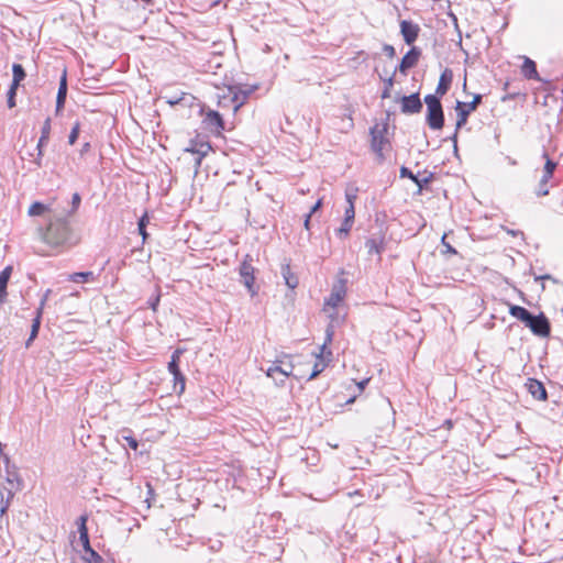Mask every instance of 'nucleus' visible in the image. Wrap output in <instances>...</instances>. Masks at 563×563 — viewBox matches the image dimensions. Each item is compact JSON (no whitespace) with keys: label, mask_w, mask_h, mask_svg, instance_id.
<instances>
[{"label":"nucleus","mask_w":563,"mask_h":563,"mask_svg":"<svg viewBox=\"0 0 563 563\" xmlns=\"http://www.w3.org/2000/svg\"><path fill=\"white\" fill-rule=\"evenodd\" d=\"M352 225H353V223L346 222V221L343 220L341 227L336 230V234L341 239H345L349 235V233H350V231L352 229Z\"/></svg>","instance_id":"nucleus-32"},{"label":"nucleus","mask_w":563,"mask_h":563,"mask_svg":"<svg viewBox=\"0 0 563 563\" xmlns=\"http://www.w3.org/2000/svg\"><path fill=\"white\" fill-rule=\"evenodd\" d=\"M384 236L369 238L365 242V247L367 250L368 255H377L378 260H380V255L384 251Z\"/></svg>","instance_id":"nucleus-14"},{"label":"nucleus","mask_w":563,"mask_h":563,"mask_svg":"<svg viewBox=\"0 0 563 563\" xmlns=\"http://www.w3.org/2000/svg\"><path fill=\"white\" fill-rule=\"evenodd\" d=\"M174 382H175V386H177L179 384V386H180L179 391L183 393L185 390V377L180 372H179V375L174 376Z\"/></svg>","instance_id":"nucleus-42"},{"label":"nucleus","mask_w":563,"mask_h":563,"mask_svg":"<svg viewBox=\"0 0 563 563\" xmlns=\"http://www.w3.org/2000/svg\"><path fill=\"white\" fill-rule=\"evenodd\" d=\"M528 391L538 400L547 399V390L543 384L537 379L529 378L527 382Z\"/></svg>","instance_id":"nucleus-16"},{"label":"nucleus","mask_w":563,"mask_h":563,"mask_svg":"<svg viewBox=\"0 0 563 563\" xmlns=\"http://www.w3.org/2000/svg\"><path fill=\"white\" fill-rule=\"evenodd\" d=\"M328 313V318L330 319V323L325 330V340L322 346L320 347V353L317 354V357H321L325 352L327 345L330 344L333 340L334 328L342 324L345 319V311L342 307H338L336 309H330V311H325Z\"/></svg>","instance_id":"nucleus-3"},{"label":"nucleus","mask_w":563,"mask_h":563,"mask_svg":"<svg viewBox=\"0 0 563 563\" xmlns=\"http://www.w3.org/2000/svg\"><path fill=\"white\" fill-rule=\"evenodd\" d=\"M324 368V364L316 363L312 373L309 376V379H313L317 375H319Z\"/></svg>","instance_id":"nucleus-44"},{"label":"nucleus","mask_w":563,"mask_h":563,"mask_svg":"<svg viewBox=\"0 0 563 563\" xmlns=\"http://www.w3.org/2000/svg\"><path fill=\"white\" fill-rule=\"evenodd\" d=\"M369 379L366 378V379H363L361 382L357 383V387L360 389V391H363V389L365 388V386L368 384Z\"/></svg>","instance_id":"nucleus-52"},{"label":"nucleus","mask_w":563,"mask_h":563,"mask_svg":"<svg viewBox=\"0 0 563 563\" xmlns=\"http://www.w3.org/2000/svg\"><path fill=\"white\" fill-rule=\"evenodd\" d=\"M356 191H357L356 189H347L345 191V198H346V201H347V206H351V205L354 206V201H355V199L357 197Z\"/></svg>","instance_id":"nucleus-39"},{"label":"nucleus","mask_w":563,"mask_h":563,"mask_svg":"<svg viewBox=\"0 0 563 563\" xmlns=\"http://www.w3.org/2000/svg\"><path fill=\"white\" fill-rule=\"evenodd\" d=\"M203 122L210 131L216 132L217 134H220L224 129L222 117L219 112L213 110H210L206 113Z\"/></svg>","instance_id":"nucleus-12"},{"label":"nucleus","mask_w":563,"mask_h":563,"mask_svg":"<svg viewBox=\"0 0 563 563\" xmlns=\"http://www.w3.org/2000/svg\"><path fill=\"white\" fill-rule=\"evenodd\" d=\"M419 58V52L416 48L410 49L401 59L399 65V71L406 74V71L413 67Z\"/></svg>","instance_id":"nucleus-17"},{"label":"nucleus","mask_w":563,"mask_h":563,"mask_svg":"<svg viewBox=\"0 0 563 563\" xmlns=\"http://www.w3.org/2000/svg\"><path fill=\"white\" fill-rule=\"evenodd\" d=\"M384 51L386 52V54L389 56V57H394L395 56V48L390 45H385L384 46Z\"/></svg>","instance_id":"nucleus-49"},{"label":"nucleus","mask_w":563,"mask_h":563,"mask_svg":"<svg viewBox=\"0 0 563 563\" xmlns=\"http://www.w3.org/2000/svg\"><path fill=\"white\" fill-rule=\"evenodd\" d=\"M257 89V86L235 85L229 87V93L233 103V111L236 112L247 100L249 96Z\"/></svg>","instance_id":"nucleus-6"},{"label":"nucleus","mask_w":563,"mask_h":563,"mask_svg":"<svg viewBox=\"0 0 563 563\" xmlns=\"http://www.w3.org/2000/svg\"><path fill=\"white\" fill-rule=\"evenodd\" d=\"M422 108V103L420 101L418 93H412L410 96H405L401 99V110L405 113H418Z\"/></svg>","instance_id":"nucleus-13"},{"label":"nucleus","mask_w":563,"mask_h":563,"mask_svg":"<svg viewBox=\"0 0 563 563\" xmlns=\"http://www.w3.org/2000/svg\"><path fill=\"white\" fill-rule=\"evenodd\" d=\"M543 157L545 158V164L543 167V174L550 177H553V173L556 168V163L549 158L547 153H543Z\"/></svg>","instance_id":"nucleus-30"},{"label":"nucleus","mask_w":563,"mask_h":563,"mask_svg":"<svg viewBox=\"0 0 563 563\" xmlns=\"http://www.w3.org/2000/svg\"><path fill=\"white\" fill-rule=\"evenodd\" d=\"M88 146H89V143H86V145L84 146V150H87Z\"/></svg>","instance_id":"nucleus-61"},{"label":"nucleus","mask_w":563,"mask_h":563,"mask_svg":"<svg viewBox=\"0 0 563 563\" xmlns=\"http://www.w3.org/2000/svg\"><path fill=\"white\" fill-rule=\"evenodd\" d=\"M147 223H148V218H147V214L145 213V214H144L140 220H139V223H137V225H139V232H140V234L142 235L143 241H145V240H146V238H147V232H146V230H145V228H146V224H147Z\"/></svg>","instance_id":"nucleus-33"},{"label":"nucleus","mask_w":563,"mask_h":563,"mask_svg":"<svg viewBox=\"0 0 563 563\" xmlns=\"http://www.w3.org/2000/svg\"><path fill=\"white\" fill-rule=\"evenodd\" d=\"M294 366L290 362L277 360L266 369L267 377L272 378L277 386H284L287 378L292 374Z\"/></svg>","instance_id":"nucleus-4"},{"label":"nucleus","mask_w":563,"mask_h":563,"mask_svg":"<svg viewBox=\"0 0 563 563\" xmlns=\"http://www.w3.org/2000/svg\"><path fill=\"white\" fill-rule=\"evenodd\" d=\"M445 239H446V234H444L441 239V242H442L443 246L445 247V252L451 253V254H456V250L451 244L446 243Z\"/></svg>","instance_id":"nucleus-46"},{"label":"nucleus","mask_w":563,"mask_h":563,"mask_svg":"<svg viewBox=\"0 0 563 563\" xmlns=\"http://www.w3.org/2000/svg\"><path fill=\"white\" fill-rule=\"evenodd\" d=\"M86 522H87V517L86 516H80L79 519H78V532H79V534L88 533V529H87Z\"/></svg>","instance_id":"nucleus-41"},{"label":"nucleus","mask_w":563,"mask_h":563,"mask_svg":"<svg viewBox=\"0 0 563 563\" xmlns=\"http://www.w3.org/2000/svg\"><path fill=\"white\" fill-rule=\"evenodd\" d=\"M51 134V119L47 118L42 126L41 137L37 143L38 154L43 155V147L48 142Z\"/></svg>","instance_id":"nucleus-23"},{"label":"nucleus","mask_w":563,"mask_h":563,"mask_svg":"<svg viewBox=\"0 0 563 563\" xmlns=\"http://www.w3.org/2000/svg\"><path fill=\"white\" fill-rule=\"evenodd\" d=\"M382 97H383V98H387V97H388V90H385V91L383 92V96H382Z\"/></svg>","instance_id":"nucleus-58"},{"label":"nucleus","mask_w":563,"mask_h":563,"mask_svg":"<svg viewBox=\"0 0 563 563\" xmlns=\"http://www.w3.org/2000/svg\"><path fill=\"white\" fill-rule=\"evenodd\" d=\"M481 101H482L481 95H476L474 97L473 101L468 102V103L457 101L456 107H455V110L457 113V121H456L457 129H460L461 126H463L466 123L468 114L476 109V107L479 104Z\"/></svg>","instance_id":"nucleus-10"},{"label":"nucleus","mask_w":563,"mask_h":563,"mask_svg":"<svg viewBox=\"0 0 563 563\" xmlns=\"http://www.w3.org/2000/svg\"><path fill=\"white\" fill-rule=\"evenodd\" d=\"M79 131H80V125H79V123L77 122V123L73 126V129H71V131H70V134H69V137H68V142H69V144H71V145H73V144L76 142V140L78 139V135H79Z\"/></svg>","instance_id":"nucleus-37"},{"label":"nucleus","mask_w":563,"mask_h":563,"mask_svg":"<svg viewBox=\"0 0 563 563\" xmlns=\"http://www.w3.org/2000/svg\"><path fill=\"white\" fill-rule=\"evenodd\" d=\"M88 553L91 556V563H101L102 558L93 549L89 550Z\"/></svg>","instance_id":"nucleus-48"},{"label":"nucleus","mask_w":563,"mask_h":563,"mask_svg":"<svg viewBox=\"0 0 563 563\" xmlns=\"http://www.w3.org/2000/svg\"><path fill=\"white\" fill-rule=\"evenodd\" d=\"M282 275L285 280V284L290 288L295 289L298 286V278L291 272L289 264H285L282 266Z\"/></svg>","instance_id":"nucleus-22"},{"label":"nucleus","mask_w":563,"mask_h":563,"mask_svg":"<svg viewBox=\"0 0 563 563\" xmlns=\"http://www.w3.org/2000/svg\"><path fill=\"white\" fill-rule=\"evenodd\" d=\"M66 95H67V80H66V71H64L62 78H60V82H59V87H58V92H57V98H56V109L57 111L60 110L64 104H65V100H66Z\"/></svg>","instance_id":"nucleus-21"},{"label":"nucleus","mask_w":563,"mask_h":563,"mask_svg":"<svg viewBox=\"0 0 563 563\" xmlns=\"http://www.w3.org/2000/svg\"><path fill=\"white\" fill-rule=\"evenodd\" d=\"M386 133H387V125L384 123L375 124L371 129L372 148L379 156L383 155V151L386 148V145L388 143V141L386 139Z\"/></svg>","instance_id":"nucleus-9"},{"label":"nucleus","mask_w":563,"mask_h":563,"mask_svg":"<svg viewBox=\"0 0 563 563\" xmlns=\"http://www.w3.org/2000/svg\"><path fill=\"white\" fill-rule=\"evenodd\" d=\"M252 258L250 255H246L244 261L240 266V276L244 286L247 288L251 296H255L257 294V289L254 286L255 282V268L252 265Z\"/></svg>","instance_id":"nucleus-8"},{"label":"nucleus","mask_w":563,"mask_h":563,"mask_svg":"<svg viewBox=\"0 0 563 563\" xmlns=\"http://www.w3.org/2000/svg\"><path fill=\"white\" fill-rule=\"evenodd\" d=\"M356 399V396H353L351 397L350 399L346 400V404L350 405V404H353Z\"/></svg>","instance_id":"nucleus-55"},{"label":"nucleus","mask_w":563,"mask_h":563,"mask_svg":"<svg viewBox=\"0 0 563 563\" xmlns=\"http://www.w3.org/2000/svg\"><path fill=\"white\" fill-rule=\"evenodd\" d=\"M68 280L74 283H92L96 280V276L93 272H79L70 274Z\"/></svg>","instance_id":"nucleus-26"},{"label":"nucleus","mask_w":563,"mask_h":563,"mask_svg":"<svg viewBox=\"0 0 563 563\" xmlns=\"http://www.w3.org/2000/svg\"><path fill=\"white\" fill-rule=\"evenodd\" d=\"M391 85H393V78L390 77V78L388 79V86H391Z\"/></svg>","instance_id":"nucleus-59"},{"label":"nucleus","mask_w":563,"mask_h":563,"mask_svg":"<svg viewBox=\"0 0 563 563\" xmlns=\"http://www.w3.org/2000/svg\"><path fill=\"white\" fill-rule=\"evenodd\" d=\"M521 73L529 79L537 78L538 71L536 63L532 59L525 57L523 64L521 66Z\"/></svg>","instance_id":"nucleus-25"},{"label":"nucleus","mask_w":563,"mask_h":563,"mask_svg":"<svg viewBox=\"0 0 563 563\" xmlns=\"http://www.w3.org/2000/svg\"><path fill=\"white\" fill-rule=\"evenodd\" d=\"M19 487V478L16 474H12L5 478V483L0 481V517L3 516L9 508L13 498V489Z\"/></svg>","instance_id":"nucleus-5"},{"label":"nucleus","mask_w":563,"mask_h":563,"mask_svg":"<svg viewBox=\"0 0 563 563\" xmlns=\"http://www.w3.org/2000/svg\"><path fill=\"white\" fill-rule=\"evenodd\" d=\"M451 81H452V71L450 69H445L440 76V80H439V84L437 87V93L440 96L445 95L450 88Z\"/></svg>","instance_id":"nucleus-20"},{"label":"nucleus","mask_w":563,"mask_h":563,"mask_svg":"<svg viewBox=\"0 0 563 563\" xmlns=\"http://www.w3.org/2000/svg\"><path fill=\"white\" fill-rule=\"evenodd\" d=\"M51 294H52V290H51V289H47V290L45 291V294H44V296H43V298H42V300H41V302H40V307H38V309H37V311H38L40 313H43L44 306H45V303H46V301H47V299H48V297H49V295H51Z\"/></svg>","instance_id":"nucleus-45"},{"label":"nucleus","mask_w":563,"mask_h":563,"mask_svg":"<svg viewBox=\"0 0 563 563\" xmlns=\"http://www.w3.org/2000/svg\"><path fill=\"white\" fill-rule=\"evenodd\" d=\"M79 541L80 543L82 544V548L85 549L86 552H88L89 550H91L92 548L90 547V542H89V536L88 533H81L79 534Z\"/></svg>","instance_id":"nucleus-40"},{"label":"nucleus","mask_w":563,"mask_h":563,"mask_svg":"<svg viewBox=\"0 0 563 563\" xmlns=\"http://www.w3.org/2000/svg\"><path fill=\"white\" fill-rule=\"evenodd\" d=\"M345 296H346L345 280L340 279L333 285L331 294L325 299L323 310L330 311V309H336L338 307H341Z\"/></svg>","instance_id":"nucleus-7"},{"label":"nucleus","mask_w":563,"mask_h":563,"mask_svg":"<svg viewBox=\"0 0 563 563\" xmlns=\"http://www.w3.org/2000/svg\"><path fill=\"white\" fill-rule=\"evenodd\" d=\"M45 210H46V207L43 203L34 202L31 205V207L29 209V214L32 217L41 216L42 213H44Z\"/></svg>","instance_id":"nucleus-31"},{"label":"nucleus","mask_w":563,"mask_h":563,"mask_svg":"<svg viewBox=\"0 0 563 563\" xmlns=\"http://www.w3.org/2000/svg\"><path fill=\"white\" fill-rule=\"evenodd\" d=\"M178 101H179L178 99L177 100H169L168 103L176 104V103H178Z\"/></svg>","instance_id":"nucleus-57"},{"label":"nucleus","mask_w":563,"mask_h":563,"mask_svg":"<svg viewBox=\"0 0 563 563\" xmlns=\"http://www.w3.org/2000/svg\"><path fill=\"white\" fill-rule=\"evenodd\" d=\"M527 327H529L534 334L540 336H548L550 333V324L548 319L542 313L537 317L531 314Z\"/></svg>","instance_id":"nucleus-11"},{"label":"nucleus","mask_w":563,"mask_h":563,"mask_svg":"<svg viewBox=\"0 0 563 563\" xmlns=\"http://www.w3.org/2000/svg\"><path fill=\"white\" fill-rule=\"evenodd\" d=\"M552 177L550 176H547L544 174H542V177L539 181V185H538V188L536 190V195L538 197H543V196H547L549 195V187H548V183L549 180L551 179Z\"/></svg>","instance_id":"nucleus-29"},{"label":"nucleus","mask_w":563,"mask_h":563,"mask_svg":"<svg viewBox=\"0 0 563 563\" xmlns=\"http://www.w3.org/2000/svg\"><path fill=\"white\" fill-rule=\"evenodd\" d=\"M509 313L518 320L522 321L526 325L528 321H530L531 313L523 307L512 305L509 308Z\"/></svg>","instance_id":"nucleus-24"},{"label":"nucleus","mask_w":563,"mask_h":563,"mask_svg":"<svg viewBox=\"0 0 563 563\" xmlns=\"http://www.w3.org/2000/svg\"><path fill=\"white\" fill-rule=\"evenodd\" d=\"M41 317H42V313L36 311V317L34 318L33 324H32L30 341L33 340L37 335L40 324H41Z\"/></svg>","instance_id":"nucleus-34"},{"label":"nucleus","mask_w":563,"mask_h":563,"mask_svg":"<svg viewBox=\"0 0 563 563\" xmlns=\"http://www.w3.org/2000/svg\"><path fill=\"white\" fill-rule=\"evenodd\" d=\"M12 71L13 80L11 85L19 87L20 82L25 78V71L20 64H13Z\"/></svg>","instance_id":"nucleus-27"},{"label":"nucleus","mask_w":563,"mask_h":563,"mask_svg":"<svg viewBox=\"0 0 563 563\" xmlns=\"http://www.w3.org/2000/svg\"><path fill=\"white\" fill-rule=\"evenodd\" d=\"M88 146H89V143H86V145L84 146V150H87Z\"/></svg>","instance_id":"nucleus-62"},{"label":"nucleus","mask_w":563,"mask_h":563,"mask_svg":"<svg viewBox=\"0 0 563 563\" xmlns=\"http://www.w3.org/2000/svg\"><path fill=\"white\" fill-rule=\"evenodd\" d=\"M186 151L197 155L196 165L200 166L202 158L211 151V146L209 143L202 142L186 148Z\"/></svg>","instance_id":"nucleus-18"},{"label":"nucleus","mask_w":563,"mask_h":563,"mask_svg":"<svg viewBox=\"0 0 563 563\" xmlns=\"http://www.w3.org/2000/svg\"><path fill=\"white\" fill-rule=\"evenodd\" d=\"M541 279H545V278H550V276L545 275V276H542L540 277Z\"/></svg>","instance_id":"nucleus-60"},{"label":"nucleus","mask_w":563,"mask_h":563,"mask_svg":"<svg viewBox=\"0 0 563 563\" xmlns=\"http://www.w3.org/2000/svg\"><path fill=\"white\" fill-rule=\"evenodd\" d=\"M123 440L126 441L128 445L132 449V450H136L137 446H139V443L136 441V439H134L133 437L131 435H122Z\"/></svg>","instance_id":"nucleus-43"},{"label":"nucleus","mask_w":563,"mask_h":563,"mask_svg":"<svg viewBox=\"0 0 563 563\" xmlns=\"http://www.w3.org/2000/svg\"><path fill=\"white\" fill-rule=\"evenodd\" d=\"M400 175L402 177H409L410 179H412L419 187H421V184L419 181V179L407 168V167H401L400 169Z\"/></svg>","instance_id":"nucleus-38"},{"label":"nucleus","mask_w":563,"mask_h":563,"mask_svg":"<svg viewBox=\"0 0 563 563\" xmlns=\"http://www.w3.org/2000/svg\"><path fill=\"white\" fill-rule=\"evenodd\" d=\"M16 86L11 85L9 91H8V107L13 108L15 107V93H16Z\"/></svg>","instance_id":"nucleus-35"},{"label":"nucleus","mask_w":563,"mask_h":563,"mask_svg":"<svg viewBox=\"0 0 563 563\" xmlns=\"http://www.w3.org/2000/svg\"><path fill=\"white\" fill-rule=\"evenodd\" d=\"M427 104V123L432 130H440L443 128L444 117L441 102L434 95H428L424 98Z\"/></svg>","instance_id":"nucleus-1"},{"label":"nucleus","mask_w":563,"mask_h":563,"mask_svg":"<svg viewBox=\"0 0 563 563\" xmlns=\"http://www.w3.org/2000/svg\"><path fill=\"white\" fill-rule=\"evenodd\" d=\"M180 353H181L180 350H176L172 355L170 362L168 363V371L170 374H173V376L179 375L180 371L178 367V361H179Z\"/></svg>","instance_id":"nucleus-28"},{"label":"nucleus","mask_w":563,"mask_h":563,"mask_svg":"<svg viewBox=\"0 0 563 563\" xmlns=\"http://www.w3.org/2000/svg\"><path fill=\"white\" fill-rule=\"evenodd\" d=\"M507 232L509 234H511L512 236H517V235L522 236V232H520V231L507 230Z\"/></svg>","instance_id":"nucleus-54"},{"label":"nucleus","mask_w":563,"mask_h":563,"mask_svg":"<svg viewBox=\"0 0 563 563\" xmlns=\"http://www.w3.org/2000/svg\"><path fill=\"white\" fill-rule=\"evenodd\" d=\"M11 274H12V266H7L0 273V305H2L5 301L7 286H8V282L10 279Z\"/></svg>","instance_id":"nucleus-19"},{"label":"nucleus","mask_w":563,"mask_h":563,"mask_svg":"<svg viewBox=\"0 0 563 563\" xmlns=\"http://www.w3.org/2000/svg\"><path fill=\"white\" fill-rule=\"evenodd\" d=\"M321 206H322V199H319V200L313 205V207L311 208V210H310V212H309V213H311V216H312L314 212H317V211L321 208Z\"/></svg>","instance_id":"nucleus-50"},{"label":"nucleus","mask_w":563,"mask_h":563,"mask_svg":"<svg viewBox=\"0 0 563 563\" xmlns=\"http://www.w3.org/2000/svg\"><path fill=\"white\" fill-rule=\"evenodd\" d=\"M400 31H401L405 42L407 44H411L418 37L419 27L416 24L404 20L400 23Z\"/></svg>","instance_id":"nucleus-15"},{"label":"nucleus","mask_w":563,"mask_h":563,"mask_svg":"<svg viewBox=\"0 0 563 563\" xmlns=\"http://www.w3.org/2000/svg\"><path fill=\"white\" fill-rule=\"evenodd\" d=\"M310 219H311V213H308L305 218V222H303V225L306 228V230H309L310 229Z\"/></svg>","instance_id":"nucleus-53"},{"label":"nucleus","mask_w":563,"mask_h":563,"mask_svg":"<svg viewBox=\"0 0 563 563\" xmlns=\"http://www.w3.org/2000/svg\"><path fill=\"white\" fill-rule=\"evenodd\" d=\"M41 157H42V155L37 154L36 164H37L38 166L41 165Z\"/></svg>","instance_id":"nucleus-56"},{"label":"nucleus","mask_w":563,"mask_h":563,"mask_svg":"<svg viewBox=\"0 0 563 563\" xmlns=\"http://www.w3.org/2000/svg\"><path fill=\"white\" fill-rule=\"evenodd\" d=\"M79 203H80V196H79V194L76 192L73 195V205L75 208H77L79 206Z\"/></svg>","instance_id":"nucleus-51"},{"label":"nucleus","mask_w":563,"mask_h":563,"mask_svg":"<svg viewBox=\"0 0 563 563\" xmlns=\"http://www.w3.org/2000/svg\"><path fill=\"white\" fill-rule=\"evenodd\" d=\"M159 299H161V294H159V292H157V294L155 295V297H154V298H152V299L150 300V306H151V308H152L154 311H156V309H157V306H158V303H159Z\"/></svg>","instance_id":"nucleus-47"},{"label":"nucleus","mask_w":563,"mask_h":563,"mask_svg":"<svg viewBox=\"0 0 563 563\" xmlns=\"http://www.w3.org/2000/svg\"><path fill=\"white\" fill-rule=\"evenodd\" d=\"M354 218H355V209H354V206L351 205V206H347L345 211H344V221L346 222H351V223H354Z\"/></svg>","instance_id":"nucleus-36"},{"label":"nucleus","mask_w":563,"mask_h":563,"mask_svg":"<svg viewBox=\"0 0 563 563\" xmlns=\"http://www.w3.org/2000/svg\"><path fill=\"white\" fill-rule=\"evenodd\" d=\"M69 227L66 221L57 220L48 224L44 241L52 246H60L68 241Z\"/></svg>","instance_id":"nucleus-2"}]
</instances>
